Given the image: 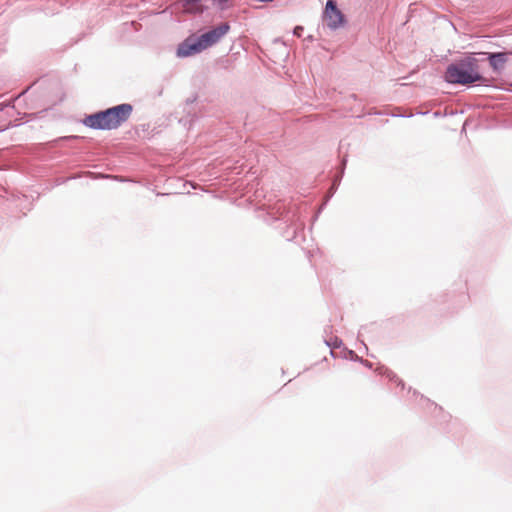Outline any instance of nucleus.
Masks as SVG:
<instances>
[{
	"mask_svg": "<svg viewBox=\"0 0 512 512\" xmlns=\"http://www.w3.org/2000/svg\"><path fill=\"white\" fill-rule=\"evenodd\" d=\"M302 32H303V27L302 26L295 27L294 34L296 36L300 37L302 35Z\"/></svg>",
	"mask_w": 512,
	"mask_h": 512,
	"instance_id": "obj_8",
	"label": "nucleus"
},
{
	"mask_svg": "<svg viewBox=\"0 0 512 512\" xmlns=\"http://www.w3.org/2000/svg\"><path fill=\"white\" fill-rule=\"evenodd\" d=\"M445 79L453 84H471L481 79L478 73L476 60L471 59L448 66Z\"/></svg>",
	"mask_w": 512,
	"mask_h": 512,
	"instance_id": "obj_3",
	"label": "nucleus"
},
{
	"mask_svg": "<svg viewBox=\"0 0 512 512\" xmlns=\"http://www.w3.org/2000/svg\"><path fill=\"white\" fill-rule=\"evenodd\" d=\"M506 53H490L489 62L491 67L497 71L506 63Z\"/></svg>",
	"mask_w": 512,
	"mask_h": 512,
	"instance_id": "obj_5",
	"label": "nucleus"
},
{
	"mask_svg": "<svg viewBox=\"0 0 512 512\" xmlns=\"http://www.w3.org/2000/svg\"><path fill=\"white\" fill-rule=\"evenodd\" d=\"M200 1L196 0H183V10L188 13H202Z\"/></svg>",
	"mask_w": 512,
	"mask_h": 512,
	"instance_id": "obj_6",
	"label": "nucleus"
},
{
	"mask_svg": "<svg viewBox=\"0 0 512 512\" xmlns=\"http://www.w3.org/2000/svg\"><path fill=\"white\" fill-rule=\"evenodd\" d=\"M131 113L132 106L130 104H121L105 111L86 116L83 120V124L92 129H116L123 122L128 120Z\"/></svg>",
	"mask_w": 512,
	"mask_h": 512,
	"instance_id": "obj_1",
	"label": "nucleus"
},
{
	"mask_svg": "<svg viewBox=\"0 0 512 512\" xmlns=\"http://www.w3.org/2000/svg\"><path fill=\"white\" fill-rule=\"evenodd\" d=\"M323 20L331 29L339 28L344 22L342 12L336 7L333 0H329L326 4Z\"/></svg>",
	"mask_w": 512,
	"mask_h": 512,
	"instance_id": "obj_4",
	"label": "nucleus"
},
{
	"mask_svg": "<svg viewBox=\"0 0 512 512\" xmlns=\"http://www.w3.org/2000/svg\"><path fill=\"white\" fill-rule=\"evenodd\" d=\"M228 0H212V5L217 6L219 9L223 10L226 7V3Z\"/></svg>",
	"mask_w": 512,
	"mask_h": 512,
	"instance_id": "obj_7",
	"label": "nucleus"
},
{
	"mask_svg": "<svg viewBox=\"0 0 512 512\" xmlns=\"http://www.w3.org/2000/svg\"><path fill=\"white\" fill-rule=\"evenodd\" d=\"M229 29L230 26L228 23H222L198 38L189 37L178 47L177 55L179 57H187L197 54L217 43L228 33Z\"/></svg>",
	"mask_w": 512,
	"mask_h": 512,
	"instance_id": "obj_2",
	"label": "nucleus"
}]
</instances>
